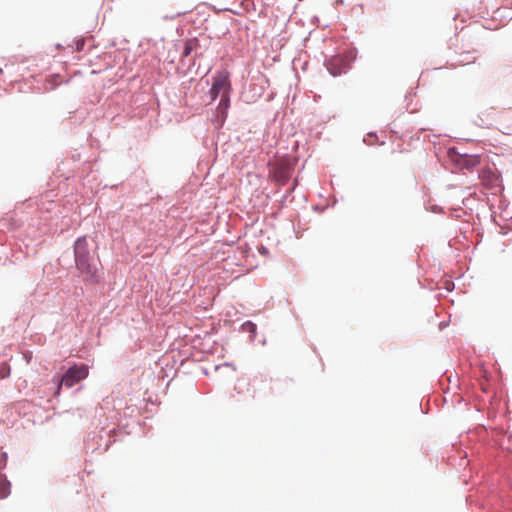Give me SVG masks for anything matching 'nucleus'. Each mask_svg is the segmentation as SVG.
I'll list each match as a JSON object with an SVG mask.
<instances>
[{"label": "nucleus", "mask_w": 512, "mask_h": 512, "mask_svg": "<svg viewBox=\"0 0 512 512\" xmlns=\"http://www.w3.org/2000/svg\"><path fill=\"white\" fill-rule=\"evenodd\" d=\"M75 265L85 281L97 282V268L91 263L88 244L85 237L77 239L74 245Z\"/></svg>", "instance_id": "nucleus-1"}, {"label": "nucleus", "mask_w": 512, "mask_h": 512, "mask_svg": "<svg viewBox=\"0 0 512 512\" xmlns=\"http://www.w3.org/2000/svg\"><path fill=\"white\" fill-rule=\"evenodd\" d=\"M293 161L291 157H279L271 164V174L273 179L279 184L284 185L291 177L293 171Z\"/></svg>", "instance_id": "nucleus-2"}, {"label": "nucleus", "mask_w": 512, "mask_h": 512, "mask_svg": "<svg viewBox=\"0 0 512 512\" xmlns=\"http://www.w3.org/2000/svg\"><path fill=\"white\" fill-rule=\"evenodd\" d=\"M88 376V367L85 365L70 367L63 375L61 385L66 387H72L79 381L85 379Z\"/></svg>", "instance_id": "nucleus-3"}, {"label": "nucleus", "mask_w": 512, "mask_h": 512, "mask_svg": "<svg viewBox=\"0 0 512 512\" xmlns=\"http://www.w3.org/2000/svg\"><path fill=\"white\" fill-rule=\"evenodd\" d=\"M230 90V83L228 79V75L226 73H219L212 84L210 93L212 98L215 99L219 94H222V100L225 98L227 100L228 92Z\"/></svg>", "instance_id": "nucleus-4"}, {"label": "nucleus", "mask_w": 512, "mask_h": 512, "mask_svg": "<svg viewBox=\"0 0 512 512\" xmlns=\"http://www.w3.org/2000/svg\"><path fill=\"white\" fill-rule=\"evenodd\" d=\"M11 493V484L6 477L0 476V499H5Z\"/></svg>", "instance_id": "nucleus-5"}, {"label": "nucleus", "mask_w": 512, "mask_h": 512, "mask_svg": "<svg viewBox=\"0 0 512 512\" xmlns=\"http://www.w3.org/2000/svg\"><path fill=\"white\" fill-rule=\"evenodd\" d=\"M196 45H197L196 39H191V40L186 41L185 46H184L183 56L184 57L189 56L190 53L192 52V50L196 47Z\"/></svg>", "instance_id": "nucleus-6"}, {"label": "nucleus", "mask_w": 512, "mask_h": 512, "mask_svg": "<svg viewBox=\"0 0 512 512\" xmlns=\"http://www.w3.org/2000/svg\"><path fill=\"white\" fill-rule=\"evenodd\" d=\"M466 161H467V165H470V166H476L480 162L478 156H471Z\"/></svg>", "instance_id": "nucleus-7"}, {"label": "nucleus", "mask_w": 512, "mask_h": 512, "mask_svg": "<svg viewBox=\"0 0 512 512\" xmlns=\"http://www.w3.org/2000/svg\"><path fill=\"white\" fill-rule=\"evenodd\" d=\"M246 391L247 393L249 394L250 398H254V394H255V388L253 385H251V383H246Z\"/></svg>", "instance_id": "nucleus-8"}, {"label": "nucleus", "mask_w": 512, "mask_h": 512, "mask_svg": "<svg viewBox=\"0 0 512 512\" xmlns=\"http://www.w3.org/2000/svg\"><path fill=\"white\" fill-rule=\"evenodd\" d=\"M249 326H251L252 329H255V325L252 323H249Z\"/></svg>", "instance_id": "nucleus-9"}, {"label": "nucleus", "mask_w": 512, "mask_h": 512, "mask_svg": "<svg viewBox=\"0 0 512 512\" xmlns=\"http://www.w3.org/2000/svg\"><path fill=\"white\" fill-rule=\"evenodd\" d=\"M2 470V466L0 465V471ZM0 476H3L1 473H0Z\"/></svg>", "instance_id": "nucleus-10"}]
</instances>
